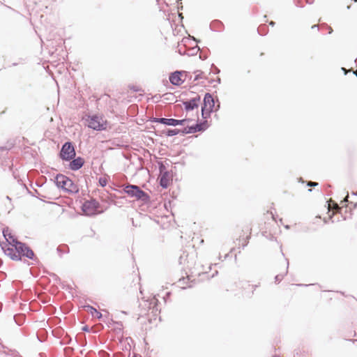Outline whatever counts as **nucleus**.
<instances>
[{
	"label": "nucleus",
	"instance_id": "16",
	"mask_svg": "<svg viewBox=\"0 0 357 357\" xmlns=\"http://www.w3.org/2000/svg\"><path fill=\"white\" fill-rule=\"evenodd\" d=\"M190 129V130L189 131V132H195L197 131L201 130L202 128L200 124H197L195 127H191Z\"/></svg>",
	"mask_w": 357,
	"mask_h": 357
},
{
	"label": "nucleus",
	"instance_id": "4",
	"mask_svg": "<svg viewBox=\"0 0 357 357\" xmlns=\"http://www.w3.org/2000/svg\"><path fill=\"white\" fill-rule=\"evenodd\" d=\"M215 106V102L210 93H206L204 98V106L202 107V115L206 118L209 115Z\"/></svg>",
	"mask_w": 357,
	"mask_h": 357
},
{
	"label": "nucleus",
	"instance_id": "20",
	"mask_svg": "<svg viewBox=\"0 0 357 357\" xmlns=\"http://www.w3.org/2000/svg\"><path fill=\"white\" fill-rule=\"evenodd\" d=\"M82 330L84 331H89V328L87 326H84L82 328Z\"/></svg>",
	"mask_w": 357,
	"mask_h": 357
},
{
	"label": "nucleus",
	"instance_id": "25",
	"mask_svg": "<svg viewBox=\"0 0 357 357\" xmlns=\"http://www.w3.org/2000/svg\"><path fill=\"white\" fill-rule=\"evenodd\" d=\"M270 24H271V25H272V26H273V25H274V22H271L270 23Z\"/></svg>",
	"mask_w": 357,
	"mask_h": 357
},
{
	"label": "nucleus",
	"instance_id": "17",
	"mask_svg": "<svg viewBox=\"0 0 357 357\" xmlns=\"http://www.w3.org/2000/svg\"><path fill=\"white\" fill-rule=\"evenodd\" d=\"M107 183V178L105 177H101L99 178V184L102 187H105Z\"/></svg>",
	"mask_w": 357,
	"mask_h": 357
},
{
	"label": "nucleus",
	"instance_id": "19",
	"mask_svg": "<svg viewBox=\"0 0 357 357\" xmlns=\"http://www.w3.org/2000/svg\"><path fill=\"white\" fill-rule=\"evenodd\" d=\"M318 185V183H317L309 182V183H307V185H308V186H316V185Z\"/></svg>",
	"mask_w": 357,
	"mask_h": 357
},
{
	"label": "nucleus",
	"instance_id": "18",
	"mask_svg": "<svg viewBox=\"0 0 357 357\" xmlns=\"http://www.w3.org/2000/svg\"><path fill=\"white\" fill-rule=\"evenodd\" d=\"M178 133V131L176 130H169L167 132L168 136H174Z\"/></svg>",
	"mask_w": 357,
	"mask_h": 357
},
{
	"label": "nucleus",
	"instance_id": "22",
	"mask_svg": "<svg viewBox=\"0 0 357 357\" xmlns=\"http://www.w3.org/2000/svg\"><path fill=\"white\" fill-rule=\"evenodd\" d=\"M347 201H348V196H347V197L344 199L343 202H347Z\"/></svg>",
	"mask_w": 357,
	"mask_h": 357
},
{
	"label": "nucleus",
	"instance_id": "21",
	"mask_svg": "<svg viewBox=\"0 0 357 357\" xmlns=\"http://www.w3.org/2000/svg\"><path fill=\"white\" fill-rule=\"evenodd\" d=\"M334 208L339 209L340 208L337 204H334Z\"/></svg>",
	"mask_w": 357,
	"mask_h": 357
},
{
	"label": "nucleus",
	"instance_id": "23",
	"mask_svg": "<svg viewBox=\"0 0 357 357\" xmlns=\"http://www.w3.org/2000/svg\"><path fill=\"white\" fill-rule=\"evenodd\" d=\"M342 70H343V72H344L345 74H347V71L344 68H342Z\"/></svg>",
	"mask_w": 357,
	"mask_h": 357
},
{
	"label": "nucleus",
	"instance_id": "7",
	"mask_svg": "<svg viewBox=\"0 0 357 357\" xmlns=\"http://www.w3.org/2000/svg\"><path fill=\"white\" fill-rule=\"evenodd\" d=\"M1 248L4 254L9 257L12 260H20V256L16 253L15 248L13 244H2Z\"/></svg>",
	"mask_w": 357,
	"mask_h": 357
},
{
	"label": "nucleus",
	"instance_id": "11",
	"mask_svg": "<svg viewBox=\"0 0 357 357\" xmlns=\"http://www.w3.org/2000/svg\"><path fill=\"white\" fill-rule=\"evenodd\" d=\"M84 165V160L82 158H77L70 162L69 167L72 170H78Z\"/></svg>",
	"mask_w": 357,
	"mask_h": 357
},
{
	"label": "nucleus",
	"instance_id": "8",
	"mask_svg": "<svg viewBox=\"0 0 357 357\" xmlns=\"http://www.w3.org/2000/svg\"><path fill=\"white\" fill-rule=\"evenodd\" d=\"M185 120H177L174 119H166V118H160L156 119L155 121L159 122L160 123L167 125V126H176L178 125H183V122Z\"/></svg>",
	"mask_w": 357,
	"mask_h": 357
},
{
	"label": "nucleus",
	"instance_id": "1",
	"mask_svg": "<svg viewBox=\"0 0 357 357\" xmlns=\"http://www.w3.org/2000/svg\"><path fill=\"white\" fill-rule=\"evenodd\" d=\"M55 183L57 187L66 191L70 192H77L78 191L77 185L73 183L72 180L64 175H57L55 178Z\"/></svg>",
	"mask_w": 357,
	"mask_h": 357
},
{
	"label": "nucleus",
	"instance_id": "10",
	"mask_svg": "<svg viewBox=\"0 0 357 357\" xmlns=\"http://www.w3.org/2000/svg\"><path fill=\"white\" fill-rule=\"evenodd\" d=\"M181 77V73L176 71L169 76V81L172 84L178 86L183 83V80Z\"/></svg>",
	"mask_w": 357,
	"mask_h": 357
},
{
	"label": "nucleus",
	"instance_id": "3",
	"mask_svg": "<svg viewBox=\"0 0 357 357\" xmlns=\"http://www.w3.org/2000/svg\"><path fill=\"white\" fill-rule=\"evenodd\" d=\"M13 244L15 248L16 253H17L20 258L22 256H25L29 259H33L34 254L33 252L29 249L25 244L18 241L17 240H13Z\"/></svg>",
	"mask_w": 357,
	"mask_h": 357
},
{
	"label": "nucleus",
	"instance_id": "2",
	"mask_svg": "<svg viewBox=\"0 0 357 357\" xmlns=\"http://www.w3.org/2000/svg\"><path fill=\"white\" fill-rule=\"evenodd\" d=\"M88 126L96 130H105L107 121L101 116H91L88 119Z\"/></svg>",
	"mask_w": 357,
	"mask_h": 357
},
{
	"label": "nucleus",
	"instance_id": "26",
	"mask_svg": "<svg viewBox=\"0 0 357 357\" xmlns=\"http://www.w3.org/2000/svg\"><path fill=\"white\" fill-rule=\"evenodd\" d=\"M355 1H357V0H354Z\"/></svg>",
	"mask_w": 357,
	"mask_h": 357
},
{
	"label": "nucleus",
	"instance_id": "27",
	"mask_svg": "<svg viewBox=\"0 0 357 357\" xmlns=\"http://www.w3.org/2000/svg\"><path fill=\"white\" fill-rule=\"evenodd\" d=\"M133 357H136V356H133Z\"/></svg>",
	"mask_w": 357,
	"mask_h": 357
},
{
	"label": "nucleus",
	"instance_id": "15",
	"mask_svg": "<svg viewBox=\"0 0 357 357\" xmlns=\"http://www.w3.org/2000/svg\"><path fill=\"white\" fill-rule=\"evenodd\" d=\"M160 184L163 188H167L169 185V181L165 175H162L160 179Z\"/></svg>",
	"mask_w": 357,
	"mask_h": 357
},
{
	"label": "nucleus",
	"instance_id": "24",
	"mask_svg": "<svg viewBox=\"0 0 357 357\" xmlns=\"http://www.w3.org/2000/svg\"><path fill=\"white\" fill-rule=\"evenodd\" d=\"M354 74L357 76V70L354 72Z\"/></svg>",
	"mask_w": 357,
	"mask_h": 357
},
{
	"label": "nucleus",
	"instance_id": "13",
	"mask_svg": "<svg viewBox=\"0 0 357 357\" xmlns=\"http://www.w3.org/2000/svg\"><path fill=\"white\" fill-rule=\"evenodd\" d=\"M84 308L92 316L97 317L98 319H100L102 317V314L97 311V310L93 307L90 305H85L84 306Z\"/></svg>",
	"mask_w": 357,
	"mask_h": 357
},
{
	"label": "nucleus",
	"instance_id": "5",
	"mask_svg": "<svg viewBox=\"0 0 357 357\" xmlns=\"http://www.w3.org/2000/svg\"><path fill=\"white\" fill-rule=\"evenodd\" d=\"M61 158L64 160H70L75 156V151L74 146L70 142H66L60 152Z\"/></svg>",
	"mask_w": 357,
	"mask_h": 357
},
{
	"label": "nucleus",
	"instance_id": "14",
	"mask_svg": "<svg viewBox=\"0 0 357 357\" xmlns=\"http://www.w3.org/2000/svg\"><path fill=\"white\" fill-rule=\"evenodd\" d=\"M3 236L5 237L6 242L3 244H14L12 242L13 240H17L8 231V229H6L3 231Z\"/></svg>",
	"mask_w": 357,
	"mask_h": 357
},
{
	"label": "nucleus",
	"instance_id": "12",
	"mask_svg": "<svg viewBox=\"0 0 357 357\" xmlns=\"http://www.w3.org/2000/svg\"><path fill=\"white\" fill-rule=\"evenodd\" d=\"M199 100V98H192V100H190L189 101L183 102L185 109L187 111L194 109L195 107H197V106H198L197 102Z\"/></svg>",
	"mask_w": 357,
	"mask_h": 357
},
{
	"label": "nucleus",
	"instance_id": "9",
	"mask_svg": "<svg viewBox=\"0 0 357 357\" xmlns=\"http://www.w3.org/2000/svg\"><path fill=\"white\" fill-rule=\"evenodd\" d=\"M82 211L86 215H93L96 211V202H86L82 206Z\"/></svg>",
	"mask_w": 357,
	"mask_h": 357
},
{
	"label": "nucleus",
	"instance_id": "6",
	"mask_svg": "<svg viewBox=\"0 0 357 357\" xmlns=\"http://www.w3.org/2000/svg\"><path fill=\"white\" fill-rule=\"evenodd\" d=\"M125 192L130 197L137 199H144L146 194L137 185H128L125 188Z\"/></svg>",
	"mask_w": 357,
	"mask_h": 357
}]
</instances>
